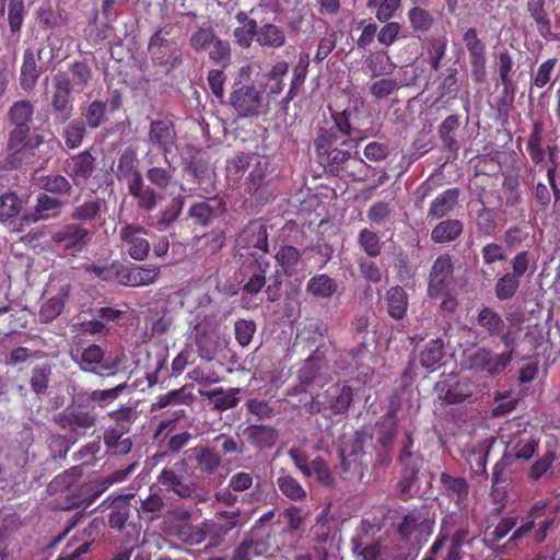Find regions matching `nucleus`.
<instances>
[{
	"mask_svg": "<svg viewBox=\"0 0 560 560\" xmlns=\"http://www.w3.org/2000/svg\"><path fill=\"white\" fill-rule=\"evenodd\" d=\"M555 516L549 513L544 501L533 503L521 518L516 515H504L491 532L492 540L501 541L511 534L504 544L508 550H527L541 545L553 527Z\"/></svg>",
	"mask_w": 560,
	"mask_h": 560,
	"instance_id": "obj_1",
	"label": "nucleus"
},
{
	"mask_svg": "<svg viewBox=\"0 0 560 560\" xmlns=\"http://www.w3.org/2000/svg\"><path fill=\"white\" fill-rule=\"evenodd\" d=\"M54 420L67 434L55 435L49 446L55 452V458L66 459L70 446L96 424V415L94 406L81 402V398L77 397L73 404L55 415Z\"/></svg>",
	"mask_w": 560,
	"mask_h": 560,
	"instance_id": "obj_2",
	"label": "nucleus"
},
{
	"mask_svg": "<svg viewBox=\"0 0 560 560\" xmlns=\"http://www.w3.org/2000/svg\"><path fill=\"white\" fill-rule=\"evenodd\" d=\"M75 287L66 273H50L44 291V302L39 306L38 320L51 323L65 312L66 305L73 298Z\"/></svg>",
	"mask_w": 560,
	"mask_h": 560,
	"instance_id": "obj_3",
	"label": "nucleus"
},
{
	"mask_svg": "<svg viewBox=\"0 0 560 560\" xmlns=\"http://www.w3.org/2000/svg\"><path fill=\"white\" fill-rule=\"evenodd\" d=\"M359 141L353 138L336 141L332 133L323 132V135H315L313 143L317 161L325 171L339 175L342 173V165L354 155L351 153V149L355 148Z\"/></svg>",
	"mask_w": 560,
	"mask_h": 560,
	"instance_id": "obj_4",
	"label": "nucleus"
},
{
	"mask_svg": "<svg viewBox=\"0 0 560 560\" xmlns=\"http://www.w3.org/2000/svg\"><path fill=\"white\" fill-rule=\"evenodd\" d=\"M353 401V389L350 385L336 382L327 387L324 393L314 396L305 405L308 413H322L327 418L343 415Z\"/></svg>",
	"mask_w": 560,
	"mask_h": 560,
	"instance_id": "obj_5",
	"label": "nucleus"
},
{
	"mask_svg": "<svg viewBox=\"0 0 560 560\" xmlns=\"http://www.w3.org/2000/svg\"><path fill=\"white\" fill-rule=\"evenodd\" d=\"M340 474L343 480L363 481L368 468L364 452V433L355 431L339 447Z\"/></svg>",
	"mask_w": 560,
	"mask_h": 560,
	"instance_id": "obj_6",
	"label": "nucleus"
},
{
	"mask_svg": "<svg viewBox=\"0 0 560 560\" xmlns=\"http://www.w3.org/2000/svg\"><path fill=\"white\" fill-rule=\"evenodd\" d=\"M413 438L411 432H406L398 463L401 465V476L398 482L400 498H412L417 491L418 474L421 470L423 458L421 454L412 451Z\"/></svg>",
	"mask_w": 560,
	"mask_h": 560,
	"instance_id": "obj_7",
	"label": "nucleus"
},
{
	"mask_svg": "<svg viewBox=\"0 0 560 560\" xmlns=\"http://www.w3.org/2000/svg\"><path fill=\"white\" fill-rule=\"evenodd\" d=\"M512 362V351L494 353L486 346L477 347L472 352L465 353L463 365L468 371L485 377H494L503 373Z\"/></svg>",
	"mask_w": 560,
	"mask_h": 560,
	"instance_id": "obj_8",
	"label": "nucleus"
},
{
	"mask_svg": "<svg viewBox=\"0 0 560 560\" xmlns=\"http://www.w3.org/2000/svg\"><path fill=\"white\" fill-rule=\"evenodd\" d=\"M434 522L430 518L424 506L406 511L395 530L404 541L421 545L432 533Z\"/></svg>",
	"mask_w": 560,
	"mask_h": 560,
	"instance_id": "obj_9",
	"label": "nucleus"
},
{
	"mask_svg": "<svg viewBox=\"0 0 560 560\" xmlns=\"http://www.w3.org/2000/svg\"><path fill=\"white\" fill-rule=\"evenodd\" d=\"M270 268L269 260L264 255L248 253L242 255L241 282L244 294L255 295L266 285V273Z\"/></svg>",
	"mask_w": 560,
	"mask_h": 560,
	"instance_id": "obj_10",
	"label": "nucleus"
},
{
	"mask_svg": "<svg viewBox=\"0 0 560 560\" xmlns=\"http://www.w3.org/2000/svg\"><path fill=\"white\" fill-rule=\"evenodd\" d=\"M530 255L528 250H521L511 259L512 271L505 272L494 284L495 298L500 301L511 300L520 290L521 280L528 271Z\"/></svg>",
	"mask_w": 560,
	"mask_h": 560,
	"instance_id": "obj_11",
	"label": "nucleus"
},
{
	"mask_svg": "<svg viewBox=\"0 0 560 560\" xmlns=\"http://www.w3.org/2000/svg\"><path fill=\"white\" fill-rule=\"evenodd\" d=\"M148 52L155 66L174 70L183 63V55L175 39L167 38L158 30L149 38Z\"/></svg>",
	"mask_w": 560,
	"mask_h": 560,
	"instance_id": "obj_12",
	"label": "nucleus"
},
{
	"mask_svg": "<svg viewBox=\"0 0 560 560\" xmlns=\"http://www.w3.org/2000/svg\"><path fill=\"white\" fill-rule=\"evenodd\" d=\"M229 104L234 108L237 117H256L262 113L264 91L254 84L234 88L229 96Z\"/></svg>",
	"mask_w": 560,
	"mask_h": 560,
	"instance_id": "obj_13",
	"label": "nucleus"
},
{
	"mask_svg": "<svg viewBox=\"0 0 560 560\" xmlns=\"http://www.w3.org/2000/svg\"><path fill=\"white\" fill-rule=\"evenodd\" d=\"M104 355V349L97 345L78 346L70 352V357H72L74 363L79 365L81 371L104 375L103 372L97 370L101 368L106 372V375H114L117 370V363L103 364Z\"/></svg>",
	"mask_w": 560,
	"mask_h": 560,
	"instance_id": "obj_14",
	"label": "nucleus"
},
{
	"mask_svg": "<svg viewBox=\"0 0 560 560\" xmlns=\"http://www.w3.org/2000/svg\"><path fill=\"white\" fill-rule=\"evenodd\" d=\"M175 122L171 116H162L151 120L148 129V143L159 150L167 162L176 143Z\"/></svg>",
	"mask_w": 560,
	"mask_h": 560,
	"instance_id": "obj_15",
	"label": "nucleus"
},
{
	"mask_svg": "<svg viewBox=\"0 0 560 560\" xmlns=\"http://www.w3.org/2000/svg\"><path fill=\"white\" fill-rule=\"evenodd\" d=\"M147 234L145 228L138 223H126L120 226L118 232L120 244L132 259L142 261L148 258L150 244Z\"/></svg>",
	"mask_w": 560,
	"mask_h": 560,
	"instance_id": "obj_16",
	"label": "nucleus"
},
{
	"mask_svg": "<svg viewBox=\"0 0 560 560\" xmlns=\"http://www.w3.org/2000/svg\"><path fill=\"white\" fill-rule=\"evenodd\" d=\"M58 249L69 253H80L86 248L91 233L80 223H67L50 236Z\"/></svg>",
	"mask_w": 560,
	"mask_h": 560,
	"instance_id": "obj_17",
	"label": "nucleus"
},
{
	"mask_svg": "<svg viewBox=\"0 0 560 560\" xmlns=\"http://www.w3.org/2000/svg\"><path fill=\"white\" fill-rule=\"evenodd\" d=\"M438 398L448 405H455L469 399L472 395L471 382L456 374L446 375L444 380L435 384Z\"/></svg>",
	"mask_w": 560,
	"mask_h": 560,
	"instance_id": "obj_18",
	"label": "nucleus"
},
{
	"mask_svg": "<svg viewBox=\"0 0 560 560\" xmlns=\"http://www.w3.org/2000/svg\"><path fill=\"white\" fill-rule=\"evenodd\" d=\"M65 205L66 202L58 197H50L46 192L38 194L36 197L35 212L21 215L16 231L22 232L24 224H35L40 220L58 218Z\"/></svg>",
	"mask_w": 560,
	"mask_h": 560,
	"instance_id": "obj_19",
	"label": "nucleus"
},
{
	"mask_svg": "<svg viewBox=\"0 0 560 560\" xmlns=\"http://www.w3.org/2000/svg\"><path fill=\"white\" fill-rule=\"evenodd\" d=\"M226 203L221 197H207L205 201H198L188 208L187 217L199 226L212 225L213 222L224 215Z\"/></svg>",
	"mask_w": 560,
	"mask_h": 560,
	"instance_id": "obj_20",
	"label": "nucleus"
},
{
	"mask_svg": "<svg viewBox=\"0 0 560 560\" xmlns=\"http://www.w3.org/2000/svg\"><path fill=\"white\" fill-rule=\"evenodd\" d=\"M186 464L184 460L178 462L173 467H165L158 476V482L167 491H172L179 498L188 499L195 494V487L186 480L182 470Z\"/></svg>",
	"mask_w": 560,
	"mask_h": 560,
	"instance_id": "obj_21",
	"label": "nucleus"
},
{
	"mask_svg": "<svg viewBox=\"0 0 560 560\" xmlns=\"http://www.w3.org/2000/svg\"><path fill=\"white\" fill-rule=\"evenodd\" d=\"M238 248L246 250L268 252L267 225L261 219H255L246 223L236 238Z\"/></svg>",
	"mask_w": 560,
	"mask_h": 560,
	"instance_id": "obj_22",
	"label": "nucleus"
},
{
	"mask_svg": "<svg viewBox=\"0 0 560 560\" xmlns=\"http://www.w3.org/2000/svg\"><path fill=\"white\" fill-rule=\"evenodd\" d=\"M453 277V261L450 254H442L434 259L430 270L429 288L427 292L432 299L438 298L440 294L450 287Z\"/></svg>",
	"mask_w": 560,
	"mask_h": 560,
	"instance_id": "obj_23",
	"label": "nucleus"
},
{
	"mask_svg": "<svg viewBox=\"0 0 560 560\" xmlns=\"http://www.w3.org/2000/svg\"><path fill=\"white\" fill-rule=\"evenodd\" d=\"M463 42L469 52L472 77L476 82H482L486 73V46L474 27L466 28Z\"/></svg>",
	"mask_w": 560,
	"mask_h": 560,
	"instance_id": "obj_24",
	"label": "nucleus"
},
{
	"mask_svg": "<svg viewBox=\"0 0 560 560\" xmlns=\"http://www.w3.org/2000/svg\"><path fill=\"white\" fill-rule=\"evenodd\" d=\"M54 94L50 106L58 114L60 121L65 122L69 119L73 104L71 103V92L73 86L65 72H58L54 78Z\"/></svg>",
	"mask_w": 560,
	"mask_h": 560,
	"instance_id": "obj_25",
	"label": "nucleus"
},
{
	"mask_svg": "<svg viewBox=\"0 0 560 560\" xmlns=\"http://www.w3.org/2000/svg\"><path fill=\"white\" fill-rule=\"evenodd\" d=\"M440 483L443 497L450 499L460 510V513H464L469 502V482L463 477H454L446 471H442Z\"/></svg>",
	"mask_w": 560,
	"mask_h": 560,
	"instance_id": "obj_26",
	"label": "nucleus"
},
{
	"mask_svg": "<svg viewBox=\"0 0 560 560\" xmlns=\"http://www.w3.org/2000/svg\"><path fill=\"white\" fill-rule=\"evenodd\" d=\"M312 347H315L313 353L308 354V357L303 361L300 370H298V380H300V385L295 387L294 393L306 390V387L320 378L324 371L327 369V362L324 354L318 351V347L315 346V342H313Z\"/></svg>",
	"mask_w": 560,
	"mask_h": 560,
	"instance_id": "obj_27",
	"label": "nucleus"
},
{
	"mask_svg": "<svg viewBox=\"0 0 560 560\" xmlns=\"http://www.w3.org/2000/svg\"><path fill=\"white\" fill-rule=\"evenodd\" d=\"M351 549L357 560H382L384 547L365 528L357 530L351 539Z\"/></svg>",
	"mask_w": 560,
	"mask_h": 560,
	"instance_id": "obj_28",
	"label": "nucleus"
},
{
	"mask_svg": "<svg viewBox=\"0 0 560 560\" xmlns=\"http://www.w3.org/2000/svg\"><path fill=\"white\" fill-rule=\"evenodd\" d=\"M160 275L159 267L121 266L116 272L120 285L140 287L153 284Z\"/></svg>",
	"mask_w": 560,
	"mask_h": 560,
	"instance_id": "obj_29",
	"label": "nucleus"
},
{
	"mask_svg": "<svg viewBox=\"0 0 560 560\" xmlns=\"http://www.w3.org/2000/svg\"><path fill=\"white\" fill-rule=\"evenodd\" d=\"M441 530L448 534L455 546H464L469 540V520L465 513L446 514L442 520Z\"/></svg>",
	"mask_w": 560,
	"mask_h": 560,
	"instance_id": "obj_30",
	"label": "nucleus"
},
{
	"mask_svg": "<svg viewBox=\"0 0 560 560\" xmlns=\"http://www.w3.org/2000/svg\"><path fill=\"white\" fill-rule=\"evenodd\" d=\"M527 12L534 20L536 30H538L542 39L547 42L560 40V32H552L551 20L545 9V0H527Z\"/></svg>",
	"mask_w": 560,
	"mask_h": 560,
	"instance_id": "obj_31",
	"label": "nucleus"
},
{
	"mask_svg": "<svg viewBox=\"0 0 560 560\" xmlns=\"http://www.w3.org/2000/svg\"><path fill=\"white\" fill-rule=\"evenodd\" d=\"M116 177L119 182H125L126 186L138 180H143V175L139 170V160L135 149L127 148L119 154L116 164Z\"/></svg>",
	"mask_w": 560,
	"mask_h": 560,
	"instance_id": "obj_32",
	"label": "nucleus"
},
{
	"mask_svg": "<svg viewBox=\"0 0 560 560\" xmlns=\"http://www.w3.org/2000/svg\"><path fill=\"white\" fill-rule=\"evenodd\" d=\"M195 462V469L206 477H212L222 467V455L215 450L199 445L190 451Z\"/></svg>",
	"mask_w": 560,
	"mask_h": 560,
	"instance_id": "obj_33",
	"label": "nucleus"
},
{
	"mask_svg": "<svg viewBox=\"0 0 560 560\" xmlns=\"http://www.w3.org/2000/svg\"><path fill=\"white\" fill-rule=\"evenodd\" d=\"M95 170V158L89 151L70 156L66 162V172L75 184L86 180Z\"/></svg>",
	"mask_w": 560,
	"mask_h": 560,
	"instance_id": "obj_34",
	"label": "nucleus"
},
{
	"mask_svg": "<svg viewBox=\"0 0 560 560\" xmlns=\"http://www.w3.org/2000/svg\"><path fill=\"white\" fill-rule=\"evenodd\" d=\"M244 434L247 443L260 451L272 448L278 440L277 430L268 424H248Z\"/></svg>",
	"mask_w": 560,
	"mask_h": 560,
	"instance_id": "obj_35",
	"label": "nucleus"
},
{
	"mask_svg": "<svg viewBox=\"0 0 560 560\" xmlns=\"http://www.w3.org/2000/svg\"><path fill=\"white\" fill-rule=\"evenodd\" d=\"M214 527L215 524L210 521H205L199 525L178 523L174 528V534L180 541L195 546L205 541L207 535L211 533Z\"/></svg>",
	"mask_w": 560,
	"mask_h": 560,
	"instance_id": "obj_36",
	"label": "nucleus"
},
{
	"mask_svg": "<svg viewBox=\"0 0 560 560\" xmlns=\"http://www.w3.org/2000/svg\"><path fill=\"white\" fill-rule=\"evenodd\" d=\"M337 280L325 273L310 277L305 284L306 294L315 300H331V298L337 293Z\"/></svg>",
	"mask_w": 560,
	"mask_h": 560,
	"instance_id": "obj_37",
	"label": "nucleus"
},
{
	"mask_svg": "<svg viewBox=\"0 0 560 560\" xmlns=\"http://www.w3.org/2000/svg\"><path fill=\"white\" fill-rule=\"evenodd\" d=\"M238 26L234 28V42L242 48H249L256 39L258 25L255 19L248 18L246 11H238L235 14Z\"/></svg>",
	"mask_w": 560,
	"mask_h": 560,
	"instance_id": "obj_38",
	"label": "nucleus"
},
{
	"mask_svg": "<svg viewBox=\"0 0 560 560\" xmlns=\"http://www.w3.org/2000/svg\"><path fill=\"white\" fill-rule=\"evenodd\" d=\"M460 190L458 188H446L431 201L427 217L438 220L453 212L457 205Z\"/></svg>",
	"mask_w": 560,
	"mask_h": 560,
	"instance_id": "obj_39",
	"label": "nucleus"
},
{
	"mask_svg": "<svg viewBox=\"0 0 560 560\" xmlns=\"http://www.w3.org/2000/svg\"><path fill=\"white\" fill-rule=\"evenodd\" d=\"M275 260L285 277H294L302 269V252L292 245L279 247L275 254Z\"/></svg>",
	"mask_w": 560,
	"mask_h": 560,
	"instance_id": "obj_40",
	"label": "nucleus"
},
{
	"mask_svg": "<svg viewBox=\"0 0 560 560\" xmlns=\"http://www.w3.org/2000/svg\"><path fill=\"white\" fill-rule=\"evenodd\" d=\"M128 195L135 198L136 205L140 210L151 212L158 205V194L152 186L145 185L144 179H140L127 185Z\"/></svg>",
	"mask_w": 560,
	"mask_h": 560,
	"instance_id": "obj_41",
	"label": "nucleus"
},
{
	"mask_svg": "<svg viewBox=\"0 0 560 560\" xmlns=\"http://www.w3.org/2000/svg\"><path fill=\"white\" fill-rule=\"evenodd\" d=\"M385 304L392 319L402 320L408 307V295L404 288L399 284L390 287L385 293Z\"/></svg>",
	"mask_w": 560,
	"mask_h": 560,
	"instance_id": "obj_42",
	"label": "nucleus"
},
{
	"mask_svg": "<svg viewBox=\"0 0 560 560\" xmlns=\"http://www.w3.org/2000/svg\"><path fill=\"white\" fill-rule=\"evenodd\" d=\"M464 232V223L457 219H446L434 225L431 241L434 244H448L456 242Z\"/></svg>",
	"mask_w": 560,
	"mask_h": 560,
	"instance_id": "obj_43",
	"label": "nucleus"
},
{
	"mask_svg": "<svg viewBox=\"0 0 560 560\" xmlns=\"http://www.w3.org/2000/svg\"><path fill=\"white\" fill-rule=\"evenodd\" d=\"M102 203L97 197H92L84 202L74 206L72 212H70V219L75 224H95L96 220L101 217Z\"/></svg>",
	"mask_w": 560,
	"mask_h": 560,
	"instance_id": "obj_44",
	"label": "nucleus"
},
{
	"mask_svg": "<svg viewBox=\"0 0 560 560\" xmlns=\"http://www.w3.org/2000/svg\"><path fill=\"white\" fill-rule=\"evenodd\" d=\"M39 78V71L35 59V52L27 47L24 50L22 68H20V85L23 90L31 91L35 88Z\"/></svg>",
	"mask_w": 560,
	"mask_h": 560,
	"instance_id": "obj_45",
	"label": "nucleus"
},
{
	"mask_svg": "<svg viewBox=\"0 0 560 560\" xmlns=\"http://www.w3.org/2000/svg\"><path fill=\"white\" fill-rule=\"evenodd\" d=\"M255 40L261 47L280 48L285 43V34L282 27L266 23L257 28Z\"/></svg>",
	"mask_w": 560,
	"mask_h": 560,
	"instance_id": "obj_46",
	"label": "nucleus"
},
{
	"mask_svg": "<svg viewBox=\"0 0 560 560\" xmlns=\"http://www.w3.org/2000/svg\"><path fill=\"white\" fill-rule=\"evenodd\" d=\"M38 188L45 190L47 194H52L59 197H69L73 191V186L70 182L59 174H49L38 178Z\"/></svg>",
	"mask_w": 560,
	"mask_h": 560,
	"instance_id": "obj_47",
	"label": "nucleus"
},
{
	"mask_svg": "<svg viewBox=\"0 0 560 560\" xmlns=\"http://www.w3.org/2000/svg\"><path fill=\"white\" fill-rule=\"evenodd\" d=\"M476 322L490 337L501 335L505 326L501 315L489 306H483L477 313Z\"/></svg>",
	"mask_w": 560,
	"mask_h": 560,
	"instance_id": "obj_48",
	"label": "nucleus"
},
{
	"mask_svg": "<svg viewBox=\"0 0 560 560\" xmlns=\"http://www.w3.org/2000/svg\"><path fill=\"white\" fill-rule=\"evenodd\" d=\"M332 126L320 127L316 131V136H322L323 132L332 133L336 141H340L346 138H351L352 126L349 120L348 109H343L341 113L332 115Z\"/></svg>",
	"mask_w": 560,
	"mask_h": 560,
	"instance_id": "obj_49",
	"label": "nucleus"
},
{
	"mask_svg": "<svg viewBox=\"0 0 560 560\" xmlns=\"http://www.w3.org/2000/svg\"><path fill=\"white\" fill-rule=\"evenodd\" d=\"M23 209V201L13 191L0 196V223L14 224Z\"/></svg>",
	"mask_w": 560,
	"mask_h": 560,
	"instance_id": "obj_50",
	"label": "nucleus"
},
{
	"mask_svg": "<svg viewBox=\"0 0 560 560\" xmlns=\"http://www.w3.org/2000/svg\"><path fill=\"white\" fill-rule=\"evenodd\" d=\"M107 417L114 421L105 431H117L118 433H129L136 419L133 407L120 406L107 413Z\"/></svg>",
	"mask_w": 560,
	"mask_h": 560,
	"instance_id": "obj_51",
	"label": "nucleus"
},
{
	"mask_svg": "<svg viewBox=\"0 0 560 560\" xmlns=\"http://www.w3.org/2000/svg\"><path fill=\"white\" fill-rule=\"evenodd\" d=\"M444 355V341L442 338L431 339L423 346L419 354L420 364L427 370H435Z\"/></svg>",
	"mask_w": 560,
	"mask_h": 560,
	"instance_id": "obj_52",
	"label": "nucleus"
},
{
	"mask_svg": "<svg viewBox=\"0 0 560 560\" xmlns=\"http://www.w3.org/2000/svg\"><path fill=\"white\" fill-rule=\"evenodd\" d=\"M538 446L539 441L537 439L533 438L532 435H523L511 442V453H505L513 457V462L520 459L528 462L533 457Z\"/></svg>",
	"mask_w": 560,
	"mask_h": 560,
	"instance_id": "obj_53",
	"label": "nucleus"
},
{
	"mask_svg": "<svg viewBox=\"0 0 560 560\" xmlns=\"http://www.w3.org/2000/svg\"><path fill=\"white\" fill-rule=\"evenodd\" d=\"M127 388L126 383H120L114 388L109 389H94L90 392L88 396H79L81 398V402L91 405L92 402H97L100 408H105L109 404H113L114 400L118 398V396L125 392Z\"/></svg>",
	"mask_w": 560,
	"mask_h": 560,
	"instance_id": "obj_54",
	"label": "nucleus"
},
{
	"mask_svg": "<svg viewBox=\"0 0 560 560\" xmlns=\"http://www.w3.org/2000/svg\"><path fill=\"white\" fill-rule=\"evenodd\" d=\"M245 192L255 197L258 202L267 201L269 194L266 183V174L261 171H253L248 174L244 184Z\"/></svg>",
	"mask_w": 560,
	"mask_h": 560,
	"instance_id": "obj_55",
	"label": "nucleus"
},
{
	"mask_svg": "<svg viewBox=\"0 0 560 560\" xmlns=\"http://www.w3.org/2000/svg\"><path fill=\"white\" fill-rule=\"evenodd\" d=\"M277 488L280 489L283 497L291 501H304L306 499V490L301 482L290 475H282L276 480Z\"/></svg>",
	"mask_w": 560,
	"mask_h": 560,
	"instance_id": "obj_56",
	"label": "nucleus"
},
{
	"mask_svg": "<svg viewBox=\"0 0 560 560\" xmlns=\"http://www.w3.org/2000/svg\"><path fill=\"white\" fill-rule=\"evenodd\" d=\"M477 233L483 236H493L497 232V213L493 209L481 206L475 214Z\"/></svg>",
	"mask_w": 560,
	"mask_h": 560,
	"instance_id": "obj_57",
	"label": "nucleus"
},
{
	"mask_svg": "<svg viewBox=\"0 0 560 560\" xmlns=\"http://www.w3.org/2000/svg\"><path fill=\"white\" fill-rule=\"evenodd\" d=\"M238 388H217L208 393V399L213 401L217 410L224 411L226 409L235 408L240 401Z\"/></svg>",
	"mask_w": 560,
	"mask_h": 560,
	"instance_id": "obj_58",
	"label": "nucleus"
},
{
	"mask_svg": "<svg viewBox=\"0 0 560 560\" xmlns=\"http://www.w3.org/2000/svg\"><path fill=\"white\" fill-rule=\"evenodd\" d=\"M357 243H359L361 250L370 258L380 257L383 243L376 232L366 228L362 229L359 232V236H357Z\"/></svg>",
	"mask_w": 560,
	"mask_h": 560,
	"instance_id": "obj_59",
	"label": "nucleus"
},
{
	"mask_svg": "<svg viewBox=\"0 0 560 560\" xmlns=\"http://www.w3.org/2000/svg\"><path fill=\"white\" fill-rule=\"evenodd\" d=\"M39 159H42V154L34 150H30L25 144H23L8 154L5 159V166L11 170H16L23 165L34 164Z\"/></svg>",
	"mask_w": 560,
	"mask_h": 560,
	"instance_id": "obj_60",
	"label": "nucleus"
},
{
	"mask_svg": "<svg viewBox=\"0 0 560 560\" xmlns=\"http://www.w3.org/2000/svg\"><path fill=\"white\" fill-rule=\"evenodd\" d=\"M184 206V197L177 196L174 199H172L171 202L167 203L165 208L162 209L158 214L155 225L159 229H162L174 224L178 217L183 213Z\"/></svg>",
	"mask_w": 560,
	"mask_h": 560,
	"instance_id": "obj_61",
	"label": "nucleus"
},
{
	"mask_svg": "<svg viewBox=\"0 0 560 560\" xmlns=\"http://www.w3.org/2000/svg\"><path fill=\"white\" fill-rule=\"evenodd\" d=\"M184 171L191 174L198 186L212 182L213 174L208 173V162L202 158L191 156L185 160Z\"/></svg>",
	"mask_w": 560,
	"mask_h": 560,
	"instance_id": "obj_62",
	"label": "nucleus"
},
{
	"mask_svg": "<svg viewBox=\"0 0 560 560\" xmlns=\"http://www.w3.org/2000/svg\"><path fill=\"white\" fill-rule=\"evenodd\" d=\"M130 513V504L127 498L118 497L112 504V510L108 514L109 527L121 529L125 527Z\"/></svg>",
	"mask_w": 560,
	"mask_h": 560,
	"instance_id": "obj_63",
	"label": "nucleus"
},
{
	"mask_svg": "<svg viewBox=\"0 0 560 560\" xmlns=\"http://www.w3.org/2000/svg\"><path fill=\"white\" fill-rule=\"evenodd\" d=\"M128 433H118L117 431H105L104 443L108 452L116 455H126L132 451L133 442L130 438H125Z\"/></svg>",
	"mask_w": 560,
	"mask_h": 560,
	"instance_id": "obj_64",
	"label": "nucleus"
}]
</instances>
